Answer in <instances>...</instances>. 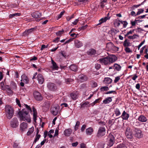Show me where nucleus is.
Here are the masks:
<instances>
[{
  "label": "nucleus",
  "mask_w": 148,
  "mask_h": 148,
  "mask_svg": "<svg viewBox=\"0 0 148 148\" xmlns=\"http://www.w3.org/2000/svg\"><path fill=\"white\" fill-rule=\"evenodd\" d=\"M37 79L39 84H42L43 83L44 81V79L41 74H38V75Z\"/></svg>",
  "instance_id": "obj_14"
},
{
  "label": "nucleus",
  "mask_w": 148,
  "mask_h": 148,
  "mask_svg": "<svg viewBox=\"0 0 148 148\" xmlns=\"http://www.w3.org/2000/svg\"><path fill=\"white\" fill-rule=\"evenodd\" d=\"M117 59V58L115 55H111L108 57L100 59L98 61L102 64L107 65L114 62Z\"/></svg>",
  "instance_id": "obj_2"
},
{
  "label": "nucleus",
  "mask_w": 148,
  "mask_h": 148,
  "mask_svg": "<svg viewBox=\"0 0 148 148\" xmlns=\"http://www.w3.org/2000/svg\"><path fill=\"white\" fill-rule=\"evenodd\" d=\"M138 119L142 122H145L147 121L146 117L143 115L140 116L138 117Z\"/></svg>",
  "instance_id": "obj_20"
},
{
  "label": "nucleus",
  "mask_w": 148,
  "mask_h": 148,
  "mask_svg": "<svg viewBox=\"0 0 148 148\" xmlns=\"http://www.w3.org/2000/svg\"><path fill=\"white\" fill-rule=\"evenodd\" d=\"M112 101L111 97H108L105 99L103 101V102L105 104H108L111 102Z\"/></svg>",
  "instance_id": "obj_30"
},
{
  "label": "nucleus",
  "mask_w": 148,
  "mask_h": 148,
  "mask_svg": "<svg viewBox=\"0 0 148 148\" xmlns=\"http://www.w3.org/2000/svg\"><path fill=\"white\" fill-rule=\"evenodd\" d=\"M88 25H83L80 27L81 30H84L86 29L88 27Z\"/></svg>",
  "instance_id": "obj_55"
},
{
  "label": "nucleus",
  "mask_w": 148,
  "mask_h": 148,
  "mask_svg": "<svg viewBox=\"0 0 148 148\" xmlns=\"http://www.w3.org/2000/svg\"><path fill=\"white\" fill-rule=\"evenodd\" d=\"M54 133V130H50L48 132V135L50 138H51L53 137L52 135L51 134H53Z\"/></svg>",
  "instance_id": "obj_39"
},
{
  "label": "nucleus",
  "mask_w": 148,
  "mask_h": 148,
  "mask_svg": "<svg viewBox=\"0 0 148 148\" xmlns=\"http://www.w3.org/2000/svg\"><path fill=\"white\" fill-rule=\"evenodd\" d=\"M7 92L9 94H11L12 93V91L9 88H7Z\"/></svg>",
  "instance_id": "obj_52"
},
{
  "label": "nucleus",
  "mask_w": 148,
  "mask_h": 148,
  "mask_svg": "<svg viewBox=\"0 0 148 148\" xmlns=\"http://www.w3.org/2000/svg\"><path fill=\"white\" fill-rule=\"evenodd\" d=\"M59 111V108L58 106L53 107L51 108V112L54 115H56L58 113Z\"/></svg>",
  "instance_id": "obj_11"
},
{
  "label": "nucleus",
  "mask_w": 148,
  "mask_h": 148,
  "mask_svg": "<svg viewBox=\"0 0 148 148\" xmlns=\"http://www.w3.org/2000/svg\"><path fill=\"white\" fill-rule=\"evenodd\" d=\"M74 17L73 15H72L71 16L68 17L66 18L67 20L68 21H69L71 19L73 18Z\"/></svg>",
  "instance_id": "obj_64"
},
{
  "label": "nucleus",
  "mask_w": 148,
  "mask_h": 148,
  "mask_svg": "<svg viewBox=\"0 0 148 148\" xmlns=\"http://www.w3.org/2000/svg\"><path fill=\"white\" fill-rule=\"evenodd\" d=\"M75 45L76 48H79L83 46L82 42L78 40H76L75 41Z\"/></svg>",
  "instance_id": "obj_17"
},
{
  "label": "nucleus",
  "mask_w": 148,
  "mask_h": 148,
  "mask_svg": "<svg viewBox=\"0 0 148 148\" xmlns=\"http://www.w3.org/2000/svg\"><path fill=\"white\" fill-rule=\"evenodd\" d=\"M120 21L118 20V19L115 20L114 23V26L116 27H118L121 23Z\"/></svg>",
  "instance_id": "obj_31"
},
{
  "label": "nucleus",
  "mask_w": 148,
  "mask_h": 148,
  "mask_svg": "<svg viewBox=\"0 0 148 148\" xmlns=\"http://www.w3.org/2000/svg\"><path fill=\"white\" fill-rule=\"evenodd\" d=\"M139 125V123L137 121L135 122H134L133 123V126L134 127L135 126H138Z\"/></svg>",
  "instance_id": "obj_63"
},
{
  "label": "nucleus",
  "mask_w": 148,
  "mask_h": 148,
  "mask_svg": "<svg viewBox=\"0 0 148 148\" xmlns=\"http://www.w3.org/2000/svg\"><path fill=\"white\" fill-rule=\"evenodd\" d=\"M132 134L134 135L135 137L139 139L142 138L143 136L142 131L138 128H135L133 130L132 132Z\"/></svg>",
  "instance_id": "obj_4"
},
{
  "label": "nucleus",
  "mask_w": 148,
  "mask_h": 148,
  "mask_svg": "<svg viewBox=\"0 0 148 148\" xmlns=\"http://www.w3.org/2000/svg\"><path fill=\"white\" fill-rule=\"evenodd\" d=\"M19 117L21 121H25L30 123L31 121V119L29 112L26 109H24L22 111H20L18 113Z\"/></svg>",
  "instance_id": "obj_1"
},
{
  "label": "nucleus",
  "mask_w": 148,
  "mask_h": 148,
  "mask_svg": "<svg viewBox=\"0 0 148 148\" xmlns=\"http://www.w3.org/2000/svg\"><path fill=\"white\" fill-rule=\"evenodd\" d=\"M130 45V41L126 39L124 42L123 45L125 47H128Z\"/></svg>",
  "instance_id": "obj_33"
},
{
  "label": "nucleus",
  "mask_w": 148,
  "mask_h": 148,
  "mask_svg": "<svg viewBox=\"0 0 148 148\" xmlns=\"http://www.w3.org/2000/svg\"><path fill=\"white\" fill-rule=\"evenodd\" d=\"M120 22L123 25V27L124 28L126 27L127 25L128 24V23L127 22L125 21H121Z\"/></svg>",
  "instance_id": "obj_42"
},
{
  "label": "nucleus",
  "mask_w": 148,
  "mask_h": 148,
  "mask_svg": "<svg viewBox=\"0 0 148 148\" xmlns=\"http://www.w3.org/2000/svg\"><path fill=\"white\" fill-rule=\"evenodd\" d=\"M51 61L52 64V65L51 66V68L53 69L58 70V67L56 64L52 60H51Z\"/></svg>",
  "instance_id": "obj_28"
},
{
  "label": "nucleus",
  "mask_w": 148,
  "mask_h": 148,
  "mask_svg": "<svg viewBox=\"0 0 148 148\" xmlns=\"http://www.w3.org/2000/svg\"><path fill=\"white\" fill-rule=\"evenodd\" d=\"M114 112L116 116H119L121 114L119 110L117 108L115 109L114 110Z\"/></svg>",
  "instance_id": "obj_37"
},
{
  "label": "nucleus",
  "mask_w": 148,
  "mask_h": 148,
  "mask_svg": "<svg viewBox=\"0 0 148 148\" xmlns=\"http://www.w3.org/2000/svg\"><path fill=\"white\" fill-rule=\"evenodd\" d=\"M101 67V65L98 64H95V68L97 69H99Z\"/></svg>",
  "instance_id": "obj_54"
},
{
  "label": "nucleus",
  "mask_w": 148,
  "mask_h": 148,
  "mask_svg": "<svg viewBox=\"0 0 148 148\" xmlns=\"http://www.w3.org/2000/svg\"><path fill=\"white\" fill-rule=\"evenodd\" d=\"M38 133H37L35 137V139L33 142V144H35L36 142L38 140L40 137V134H38Z\"/></svg>",
  "instance_id": "obj_36"
},
{
  "label": "nucleus",
  "mask_w": 148,
  "mask_h": 148,
  "mask_svg": "<svg viewBox=\"0 0 148 148\" xmlns=\"http://www.w3.org/2000/svg\"><path fill=\"white\" fill-rule=\"evenodd\" d=\"M16 103L18 104V105L20 107H21V104L20 103V101L19 100L17 99L16 98Z\"/></svg>",
  "instance_id": "obj_56"
},
{
  "label": "nucleus",
  "mask_w": 148,
  "mask_h": 148,
  "mask_svg": "<svg viewBox=\"0 0 148 148\" xmlns=\"http://www.w3.org/2000/svg\"><path fill=\"white\" fill-rule=\"evenodd\" d=\"M99 99H96L93 103H92L91 104L92 105V106H93L95 104L98 103L99 102Z\"/></svg>",
  "instance_id": "obj_59"
},
{
  "label": "nucleus",
  "mask_w": 148,
  "mask_h": 148,
  "mask_svg": "<svg viewBox=\"0 0 148 148\" xmlns=\"http://www.w3.org/2000/svg\"><path fill=\"white\" fill-rule=\"evenodd\" d=\"M33 118L35 122H36L37 117V112L36 109L34 108H33Z\"/></svg>",
  "instance_id": "obj_24"
},
{
  "label": "nucleus",
  "mask_w": 148,
  "mask_h": 148,
  "mask_svg": "<svg viewBox=\"0 0 148 148\" xmlns=\"http://www.w3.org/2000/svg\"><path fill=\"white\" fill-rule=\"evenodd\" d=\"M69 67L70 69L73 71H76L77 70V66L75 64L71 65Z\"/></svg>",
  "instance_id": "obj_29"
},
{
  "label": "nucleus",
  "mask_w": 148,
  "mask_h": 148,
  "mask_svg": "<svg viewBox=\"0 0 148 148\" xmlns=\"http://www.w3.org/2000/svg\"><path fill=\"white\" fill-rule=\"evenodd\" d=\"M107 0H103L102 1L101 3V5L102 7H103L105 5V3H106L107 2Z\"/></svg>",
  "instance_id": "obj_51"
},
{
  "label": "nucleus",
  "mask_w": 148,
  "mask_h": 148,
  "mask_svg": "<svg viewBox=\"0 0 148 148\" xmlns=\"http://www.w3.org/2000/svg\"><path fill=\"white\" fill-rule=\"evenodd\" d=\"M18 145V143H17L16 142H15L14 143L13 145V147L15 148H16Z\"/></svg>",
  "instance_id": "obj_60"
},
{
  "label": "nucleus",
  "mask_w": 148,
  "mask_h": 148,
  "mask_svg": "<svg viewBox=\"0 0 148 148\" xmlns=\"http://www.w3.org/2000/svg\"><path fill=\"white\" fill-rule=\"evenodd\" d=\"M34 95L35 99L38 101H40L42 99V97L40 94L37 91L34 92Z\"/></svg>",
  "instance_id": "obj_10"
},
{
  "label": "nucleus",
  "mask_w": 148,
  "mask_h": 148,
  "mask_svg": "<svg viewBox=\"0 0 148 148\" xmlns=\"http://www.w3.org/2000/svg\"><path fill=\"white\" fill-rule=\"evenodd\" d=\"M144 11V10L143 9H139L138 11L136 13V15H138L140 14L141 13H143Z\"/></svg>",
  "instance_id": "obj_46"
},
{
  "label": "nucleus",
  "mask_w": 148,
  "mask_h": 148,
  "mask_svg": "<svg viewBox=\"0 0 148 148\" xmlns=\"http://www.w3.org/2000/svg\"><path fill=\"white\" fill-rule=\"evenodd\" d=\"M121 117L123 119L127 120L129 117V114L124 111L121 115Z\"/></svg>",
  "instance_id": "obj_25"
},
{
  "label": "nucleus",
  "mask_w": 148,
  "mask_h": 148,
  "mask_svg": "<svg viewBox=\"0 0 148 148\" xmlns=\"http://www.w3.org/2000/svg\"><path fill=\"white\" fill-rule=\"evenodd\" d=\"M78 93L77 92H73L70 94V96L73 99L75 100L78 98Z\"/></svg>",
  "instance_id": "obj_21"
},
{
  "label": "nucleus",
  "mask_w": 148,
  "mask_h": 148,
  "mask_svg": "<svg viewBox=\"0 0 148 148\" xmlns=\"http://www.w3.org/2000/svg\"><path fill=\"white\" fill-rule=\"evenodd\" d=\"M106 47V48L109 50H118V48L115 47L111 42L107 43Z\"/></svg>",
  "instance_id": "obj_8"
},
{
  "label": "nucleus",
  "mask_w": 148,
  "mask_h": 148,
  "mask_svg": "<svg viewBox=\"0 0 148 148\" xmlns=\"http://www.w3.org/2000/svg\"><path fill=\"white\" fill-rule=\"evenodd\" d=\"M27 123L25 122L21 123L20 125L21 130L23 132L26 131L27 128Z\"/></svg>",
  "instance_id": "obj_12"
},
{
  "label": "nucleus",
  "mask_w": 148,
  "mask_h": 148,
  "mask_svg": "<svg viewBox=\"0 0 148 148\" xmlns=\"http://www.w3.org/2000/svg\"><path fill=\"white\" fill-rule=\"evenodd\" d=\"M34 28H31L26 30L23 33V35L24 36H27L31 34L34 30Z\"/></svg>",
  "instance_id": "obj_15"
},
{
  "label": "nucleus",
  "mask_w": 148,
  "mask_h": 148,
  "mask_svg": "<svg viewBox=\"0 0 148 148\" xmlns=\"http://www.w3.org/2000/svg\"><path fill=\"white\" fill-rule=\"evenodd\" d=\"M120 79V76L117 77H115V79L114 80V82L115 83H116L118 82L119 80Z\"/></svg>",
  "instance_id": "obj_49"
},
{
  "label": "nucleus",
  "mask_w": 148,
  "mask_h": 148,
  "mask_svg": "<svg viewBox=\"0 0 148 148\" xmlns=\"http://www.w3.org/2000/svg\"><path fill=\"white\" fill-rule=\"evenodd\" d=\"M87 53L89 55L93 56L96 54V51L94 49H90L88 51Z\"/></svg>",
  "instance_id": "obj_23"
},
{
  "label": "nucleus",
  "mask_w": 148,
  "mask_h": 148,
  "mask_svg": "<svg viewBox=\"0 0 148 148\" xmlns=\"http://www.w3.org/2000/svg\"><path fill=\"white\" fill-rule=\"evenodd\" d=\"M104 83L106 84H110L112 82V80L109 77L105 78L103 81Z\"/></svg>",
  "instance_id": "obj_26"
},
{
  "label": "nucleus",
  "mask_w": 148,
  "mask_h": 148,
  "mask_svg": "<svg viewBox=\"0 0 148 148\" xmlns=\"http://www.w3.org/2000/svg\"><path fill=\"white\" fill-rule=\"evenodd\" d=\"M90 106V104L88 101H86L81 106V108H85L88 107Z\"/></svg>",
  "instance_id": "obj_34"
},
{
  "label": "nucleus",
  "mask_w": 148,
  "mask_h": 148,
  "mask_svg": "<svg viewBox=\"0 0 148 148\" xmlns=\"http://www.w3.org/2000/svg\"><path fill=\"white\" fill-rule=\"evenodd\" d=\"M5 114L6 117L9 119H10L14 114L13 108L9 105H6L5 107Z\"/></svg>",
  "instance_id": "obj_3"
},
{
  "label": "nucleus",
  "mask_w": 148,
  "mask_h": 148,
  "mask_svg": "<svg viewBox=\"0 0 148 148\" xmlns=\"http://www.w3.org/2000/svg\"><path fill=\"white\" fill-rule=\"evenodd\" d=\"M20 14L19 13H16L12 14H10L9 15V18H12V17L15 16H20Z\"/></svg>",
  "instance_id": "obj_43"
},
{
  "label": "nucleus",
  "mask_w": 148,
  "mask_h": 148,
  "mask_svg": "<svg viewBox=\"0 0 148 148\" xmlns=\"http://www.w3.org/2000/svg\"><path fill=\"white\" fill-rule=\"evenodd\" d=\"M32 16L35 18H38L41 16V14L38 12L36 11L32 14Z\"/></svg>",
  "instance_id": "obj_18"
},
{
  "label": "nucleus",
  "mask_w": 148,
  "mask_h": 148,
  "mask_svg": "<svg viewBox=\"0 0 148 148\" xmlns=\"http://www.w3.org/2000/svg\"><path fill=\"white\" fill-rule=\"evenodd\" d=\"M108 145L110 147L112 146L114 142V136L111 134H110L108 136Z\"/></svg>",
  "instance_id": "obj_6"
},
{
  "label": "nucleus",
  "mask_w": 148,
  "mask_h": 148,
  "mask_svg": "<svg viewBox=\"0 0 148 148\" xmlns=\"http://www.w3.org/2000/svg\"><path fill=\"white\" fill-rule=\"evenodd\" d=\"M93 131V128L91 127H89L86 130V134L88 136H90L92 134Z\"/></svg>",
  "instance_id": "obj_13"
},
{
  "label": "nucleus",
  "mask_w": 148,
  "mask_h": 148,
  "mask_svg": "<svg viewBox=\"0 0 148 148\" xmlns=\"http://www.w3.org/2000/svg\"><path fill=\"white\" fill-rule=\"evenodd\" d=\"M21 82L20 83V85L21 86H23L24 84H26L29 83V80L27 76L24 75H22L21 77Z\"/></svg>",
  "instance_id": "obj_5"
},
{
  "label": "nucleus",
  "mask_w": 148,
  "mask_h": 148,
  "mask_svg": "<svg viewBox=\"0 0 148 148\" xmlns=\"http://www.w3.org/2000/svg\"><path fill=\"white\" fill-rule=\"evenodd\" d=\"M64 12H61L60 14L58 16V19H57L58 20L59 19V18H61V17L64 14Z\"/></svg>",
  "instance_id": "obj_53"
},
{
  "label": "nucleus",
  "mask_w": 148,
  "mask_h": 148,
  "mask_svg": "<svg viewBox=\"0 0 148 148\" xmlns=\"http://www.w3.org/2000/svg\"><path fill=\"white\" fill-rule=\"evenodd\" d=\"M48 47V45H47L46 46L44 45H42L41 47V48L40 50H43L44 49L47 48Z\"/></svg>",
  "instance_id": "obj_57"
},
{
  "label": "nucleus",
  "mask_w": 148,
  "mask_h": 148,
  "mask_svg": "<svg viewBox=\"0 0 148 148\" xmlns=\"http://www.w3.org/2000/svg\"><path fill=\"white\" fill-rule=\"evenodd\" d=\"M18 125V123L17 119L16 118H13L11 121V126L13 128L16 127Z\"/></svg>",
  "instance_id": "obj_9"
},
{
  "label": "nucleus",
  "mask_w": 148,
  "mask_h": 148,
  "mask_svg": "<svg viewBox=\"0 0 148 148\" xmlns=\"http://www.w3.org/2000/svg\"><path fill=\"white\" fill-rule=\"evenodd\" d=\"M114 69L117 71L120 70L121 68L120 66L116 64H114Z\"/></svg>",
  "instance_id": "obj_35"
},
{
  "label": "nucleus",
  "mask_w": 148,
  "mask_h": 148,
  "mask_svg": "<svg viewBox=\"0 0 148 148\" xmlns=\"http://www.w3.org/2000/svg\"><path fill=\"white\" fill-rule=\"evenodd\" d=\"M101 91H107L109 90V88L107 86L102 87L100 89Z\"/></svg>",
  "instance_id": "obj_44"
},
{
  "label": "nucleus",
  "mask_w": 148,
  "mask_h": 148,
  "mask_svg": "<svg viewBox=\"0 0 148 148\" xmlns=\"http://www.w3.org/2000/svg\"><path fill=\"white\" fill-rule=\"evenodd\" d=\"M129 129H127L125 132V135L126 137L128 138H130L129 132Z\"/></svg>",
  "instance_id": "obj_47"
},
{
  "label": "nucleus",
  "mask_w": 148,
  "mask_h": 148,
  "mask_svg": "<svg viewBox=\"0 0 148 148\" xmlns=\"http://www.w3.org/2000/svg\"><path fill=\"white\" fill-rule=\"evenodd\" d=\"M25 107H26V109H27V110H26H26H27V112H32L31 109V108L29 106L26 104V105H25Z\"/></svg>",
  "instance_id": "obj_45"
},
{
  "label": "nucleus",
  "mask_w": 148,
  "mask_h": 148,
  "mask_svg": "<svg viewBox=\"0 0 148 148\" xmlns=\"http://www.w3.org/2000/svg\"><path fill=\"white\" fill-rule=\"evenodd\" d=\"M110 18V17L106 16L104 18H103L100 19L99 21V23L97 24V25H100L103 23L106 22L107 20Z\"/></svg>",
  "instance_id": "obj_19"
},
{
  "label": "nucleus",
  "mask_w": 148,
  "mask_h": 148,
  "mask_svg": "<svg viewBox=\"0 0 148 148\" xmlns=\"http://www.w3.org/2000/svg\"><path fill=\"white\" fill-rule=\"evenodd\" d=\"M72 132V130L71 129L69 128L65 130L64 132V134L65 136H69Z\"/></svg>",
  "instance_id": "obj_22"
},
{
  "label": "nucleus",
  "mask_w": 148,
  "mask_h": 148,
  "mask_svg": "<svg viewBox=\"0 0 148 148\" xmlns=\"http://www.w3.org/2000/svg\"><path fill=\"white\" fill-rule=\"evenodd\" d=\"M34 130V128L33 127L29 128L27 132V136L30 135L33 132Z\"/></svg>",
  "instance_id": "obj_32"
},
{
  "label": "nucleus",
  "mask_w": 148,
  "mask_h": 148,
  "mask_svg": "<svg viewBox=\"0 0 148 148\" xmlns=\"http://www.w3.org/2000/svg\"><path fill=\"white\" fill-rule=\"evenodd\" d=\"M60 38L59 37H57L54 40H53V42L55 43L58 42Z\"/></svg>",
  "instance_id": "obj_58"
},
{
  "label": "nucleus",
  "mask_w": 148,
  "mask_h": 148,
  "mask_svg": "<svg viewBox=\"0 0 148 148\" xmlns=\"http://www.w3.org/2000/svg\"><path fill=\"white\" fill-rule=\"evenodd\" d=\"M91 84L93 87H95L97 86V83L94 81H92L91 82Z\"/></svg>",
  "instance_id": "obj_41"
},
{
  "label": "nucleus",
  "mask_w": 148,
  "mask_h": 148,
  "mask_svg": "<svg viewBox=\"0 0 148 148\" xmlns=\"http://www.w3.org/2000/svg\"><path fill=\"white\" fill-rule=\"evenodd\" d=\"M115 148H127V147L123 144H120L117 146V147Z\"/></svg>",
  "instance_id": "obj_40"
},
{
  "label": "nucleus",
  "mask_w": 148,
  "mask_h": 148,
  "mask_svg": "<svg viewBox=\"0 0 148 148\" xmlns=\"http://www.w3.org/2000/svg\"><path fill=\"white\" fill-rule=\"evenodd\" d=\"M86 125H83L81 127V131L82 132H84V130H85V129L86 128Z\"/></svg>",
  "instance_id": "obj_50"
},
{
  "label": "nucleus",
  "mask_w": 148,
  "mask_h": 148,
  "mask_svg": "<svg viewBox=\"0 0 148 148\" xmlns=\"http://www.w3.org/2000/svg\"><path fill=\"white\" fill-rule=\"evenodd\" d=\"M72 40H73V39L72 38H70V39H69L68 40L64 42V44L63 45H65L67 43H69L70 42L72 41Z\"/></svg>",
  "instance_id": "obj_62"
},
{
  "label": "nucleus",
  "mask_w": 148,
  "mask_h": 148,
  "mask_svg": "<svg viewBox=\"0 0 148 148\" xmlns=\"http://www.w3.org/2000/svg\"><path fill=\"white\" fill-rule=\"evenodd\" d=\"M106 133V130L104 127H100L98 130L97 136L98 137H101L105 135Z\"/></svg>",
  "instance_id": "obj_7"
},
{
  "label": "nucleus",
  "mask_w": 148,
  "mask_h": 148,
  "mask_svg": "<svg viewBox=\"0 0 148 148\" xmlns=\"http://www.w3.org/2000/svg\"><path fill=\"white\" fill-rule=\"evenodd\" d=\"M79 78L80 79L81 81L82 82L86 81L88 79L87 77L83 75H80L79 76Z\"/></svg>",
  "instance_id": "obj_27"
},
{
  "label": "nucleus",
  "mask_w": 148,
  "mask_h": 148,
  "mask_svg": "<svg viewBox=\"0 0 148 148\" xmlns=\"http://www.w3.org/2000/svg\"><path fill=\"white\" fill-rule=\"evenodd\" d=\"M47 87L49 90H54L55 89V86L54 83L49 82L48 84Z\"/></svg>",
  "instance_id": "obj_16"
},
{
  "label": "nucleus",
  "mask_w": 148,
  "mask_h": 148,
  "mask_svg": "<svg viewBox=\"0 0 148 148\" xmlns=\"http://www.w3.org/2000/svg\"><path fill=\"white\" fill-rule=\"evenodd\" d=\"M64 32V30L63 29H62L56 32V34L58 36H61L62 34Z\"/></svg>",
  "instance_id": "obj_38"
},
{
  "label": "nucleus",
  "mask_w": 148,
  "mask_h": 148,
  "mask_svg": "<svg viewBox=\"0 0 148 148\" xmlns=\"http://www.w3.org/2000/svg\"><path fill=\"white\" fill-rule=\"evenodd\" d=\"M79 21V18L76 19L72 23V24L74 25H76L77 24V22H78Z\"/></svg>",
  "instance_id": "obj_61"
},
{
  "label": "nucleus",
  "mask_w": 148,
  "mask_h": 148,
  "mask_svg": "<svg viewBox=\"0 0 148 148\" xmlns=\"http://www.w3.org/2000/svg\"><path fill=\"white\" fill-rule=\"evenodd\" d=\"M116 31V29H112L110 31V33L112 35V36H114V32Z\"/></svg>",
  "instance_id": "obj_48"
}]
</instances>
